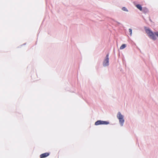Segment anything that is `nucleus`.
<instances>
[{
    "label": "nucleus",
    "instance_id": "nucleus-1",
    "mask_svg": "<svg viewBox=\"0 0 158 158\" xmlns=\"http://www.w3.org/2000/svg\"><path fill=\"white\" fill-rule=\"evenodd\" d=\"M145 30L147 34L149 37L153 40H155L156 39V38L155 35L158 37V31L153 33L147 27L145 28Z\"/></svg>",
    "mask_w": 158,
    "mask_h": 158
},
{
    "label": "nucleus",
    "instance_id": "nucleus-2",
    "mask_svg": "<svg viewBox=\"0 0 158 158\" xmlns=\"http://www.w3.org/2000/svg\"><path fill=\"white\" fill-rule=\"evenodd\" d=\"M118 118L119 120V123L121 126H123L124 120L123 118V116L122 115L120 112H118L117 114Z\"/></svg>",
    "mask_w": 158,
    "mask_h": 158
},
{
    "label": "nucleus",
    "instance_id": "nucleus-3",
    "mask_svg": "<svg viewBox=\"0 0 158 158\" xmlns=\"http://www.w3.org/2000/svg\"><path fill=\"white\" fill-rule=\"evenodd\" d=\"M109 54H108L106 56L105 59L104 60L103 64L104 66H107L109 65Z\"/></svg>",
    "mask_w": 158,
    "mask_h": 158
},
{
    "label": "nucleus",
    "instance_id": "nucleus-4",
    "mask_svg": "<svg viewBox=\"0 0 158 158\" xmlns=\"http://www.w3.org/2000/svg\"><path fill=\"white\" fill-rule=\"evenodd\" d=\"M109 124V123L106 121H103L101 120H98L96 121L95 123V125H99L102 124Z\"/></svg>",
    "mask_w": 158,
    "mask_h": 158
},
{
    "label": "nucleus",
    "instance_id": "nucleus-5",
    "mask_svg": "<svg viewBox=\"0 0 158 158\" xmlns=\"http://www.w3.org/2000/svg\"><path fill=\"white\" fill-rule=\"evenodd\" d=\"M49 155V153L46 152L41 154L40 155V158H44L48 156Z\"/></svg>",
    "mask_w": 158,
    "mask_h": 158
},
{
    "label": "nucleus",
    "instance_id": "nucleus-6",
    "mask_svg": "<svg viewBox=\"0 0 158 158\" xmlns=\"http://www.w3.org/2000/svg\"><path fill=\"white\" fill-rule=\"evenodd\" d=\"M136 7L140 11L142 10V7L139 4H137L136 5Z\"/></svg>",
    "mask_w": 158,
    "mask_h": 158
},
{
    "label": "nucleus",
    "instance_id": "nucleus-7",
    "mask_svg": "<svg viewBox=\"0 0 158 158\" xmlns=\"http://www.w3.org/2000/svg\"><path fill=\"white\" fill-rule=\"evenodd\" d=\"M126 47V44H122L121 46L120 47V49L121 50L125 48Z\"/></svg>",
    "mask_w": 158,
    "mask_h": 158
},
{
    "label": "nucleus",
    "instance_id": "nucleus-8",
    "mask_svg": "<svg viewBox=\"0 0 158 158\" xmlns=\"http://www.w3.org/2000/svg\"><path fill=\"white\" fill-rule=\"evenodd\" d=\"M122 10L124 11H128L127 9L125 7H123L122 8Z\"/></svg>",
    "mask_w": 158,
    "mask_h": 158
},
{
    "label": "nucleus",
    "instance_id": "nucleus-9",
    "mask_svg": "<svg viewBox=\"0 0 158 158\" xmlns=\"http://www.w3.org/2000/svg\"><path fill=\"white\" fill-rule=\"evenodd\" d=\"M129 31L130 33V35L131 36L132 35V30L130 28L129 29Z\"/></svg>",
    "mask_w": 158,
    "mask_h": 158
}]
</instances>
